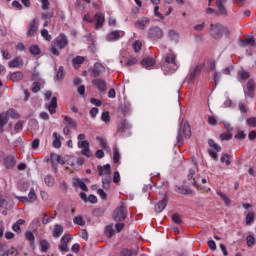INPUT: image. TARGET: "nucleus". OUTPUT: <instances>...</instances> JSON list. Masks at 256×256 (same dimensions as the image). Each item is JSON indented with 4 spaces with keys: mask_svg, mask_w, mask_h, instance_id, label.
Here are the masks:
<instances>
[{
    "mask_svg": "<svg viewBox=\"0 0 256 256\" xmlns=\"http://www.w3.org/2000/svg\"><path fill=\"white\" fill-rule=\"evenodd\" d=\"M103 71H105V67L101 63L97 62L95 63L94 68L91 70V75L97 79V77H99Z\"/></svg>",
    "mask_w": 256,
    "mask_h": 256,
    "instance_id": "obj_14",
    "label": "nucleus"
},
{
    "mask_svg": "<svg viewBox=\"0 0 256 256\" xmlns=\"http://www.w3.org/2000/svg\"><path fill=\"white\" fill-rule=\"evenodd\" d=\"M168 36L172 41H179V33H177L175 30H170L168 32Z\"/></svg>",
    "mask_w": 256,
    "mask_h": 256,
    "instance_id": "obj_40",
    "label": "nucleus"
},
{
    "mask_svg": "<svg viewBox=\"0 0 256 256\" xmlns=\"http://www.w3.org/2000/svg\"><path fill=\"white\" fill-rule=\"evenodd\" d=\"M224 3H227V0H216V7L218 9L216 14L227 17V8H225Z\"/></svg>",
    "mask_w": 256,
    "mask_h": 256,
    "instance_id": "obj_15",
    "label": "nucleus"
},
{
    "mask_svg": "<svg viewBox=\"0 0 256 256\" xmlns=\"http://www.w3.org/2000/svg\"><path fill=\"white\" fill-rule=\"evenodd\" d=\"M127 129H130V126L127 123V120H123L118 126V133H125Z\"/></svg>",
    "mask_w": 256,
    "mask_h": 256,
    "instance_id": "obj_32",
    "label": "nucleus"
},
{
    "mask_svg": "<svg viewBox=\"0 0 256 256\" xmlns=\"http://www.w3.org/2000/svg\"><path fill=\"white\" fill-rule=\"evenodd\" d=\"M41 91V82L35 81L32 84V93H39Z\"/></svg>",
    "mask_w": 256,
    "mask_h": 256,
    "instance_id": "obj_43",
    "label": "nucleus"
},
{
    "mask_svg": "<svg viewBox=\"0 0 256 256\" xmlns=\"http://www.w3.org/2000/svg\"><path fill=\"white\" fill-rule=\"evenodd\" d=\"M234 137L235 139L243 140L247 137V134L244 131H238Z\"/></svg>",
    "mask_w": 256,
    "mask_h": 256,
    "instance_id": "obj_62",
    "label": "nucleus"
},
{
    "mask_svg": "<svg viewBox=\"0 0 256 256\" xmlns=\"http://www.w3.org/2000/svg\"><path fill=\"white\" fill-rule=\"evenodd\" d=\"M105 234L108 235L109 239L115 235V230L113 229V224L106 227Z\"/></svg>",
    "mask_w": 256,
    "mask_h": 256,
    "instance_id": "obj_39",
    "label": "nucleus"
},
{
    "mask_svg": "<svg viewBox=\"0 0 256 256\" xmlns=\"http://www.w3.org/2000/svg\"><path fill=\"white\" fill-rule=\"evenodd\" d=\"M239 77L243 81H247V79H249V77H251V75L247 71H241V72H239Z\"/></svg>",
    "mask_w": 256,
    "mask_h": 256,
    "instance_id": "obj_58",
    "label": "nucleus"
},
{
    "mask_svg": "<svg viewBox=\"0 0 256 256\" xmlns=\"http://www.w3.org/2000/svg\"><path fill=\"white\" fill-rule=\"evenodd\" d=\"M45 183L48 185V187H53L55 185V178L53 176L48 175L44 178Z\"/></svg>",
    "mask_w": 256,
    "mask_h": 256,
    "instance_id": "obj_41",
    "label": "nucleus"
},
{
    "mask_svg": "<svg viewBox=\"0 0 256 256\" xmlns=\"http://www.w3.org/2000/svg\"><path fill=\"white\" fill-rule=\"evenodd\" d=\"M242 45L244 47H247V45H255V39L252 37V38H246L242 41Z\"/></svg>",
    "mask_w": 256,
    "mask_h": 256,
    "instance_id": "obj_48",
    "label": "nucleus"
},
{
    "mask_svg": "<svg viewBox=\"0 0 256 256\" xmlns=\"http://www.w3.org/2000/svg\"><path fill=\"white\" fill-rule=\"evenodd\" d=\"M78 147L81 150L82 155H85V157H93V154L91 153V149H89V141H79Z\"/></svg>",
    "mask_w": 256,
    "mask_h": 256,
    "instance_id": "obj_9",
    "label": "nucleus"
},
{
    "mask_svg": "<svg viewBox=\"0 0 256 256\" xmlns=\"http://www.w3.org/2000/svg\"><path fill=\"white\" fill-rule=\"evenodd\" d=\"M167 207V196H165L158 204L155 206L156 213H161Z\"/></svg>",
    "mask_w": 256,
    "mask_h": 256,
    "instance_id": "obj_23",
    "label": "nucleus"
},
{
    "mask_svg": "<svg viewBox=\"0 0 256 256\" xmlns=\"http://www.w3.org/2000/svg\"><path fill=\"white\" fill-rule=\"evenodd\" d=\"M217 195H219V197L222 199V201H224V203L227 207H229V205H231V198H229V195L224 194L221 191L217 192Z\"/></svg>",
    "mask_w": 256,
    "mask_h": 256,
    "instance_id": "obj_29",
    "label": "nucleus"
},
{
    "mask_svg": "<svg viewBox=\"0 0 256 256\" xmlns=\"http://www.w3.org/2000/svg\"><path fill=\"white\" fill-rule=\"evenodd\" d=\"M119 159H121V154L119 153V149L115 147L113 152V162L119 163Z\"/></svg>",
    "mask_w": 256,
    "mask_h": 256,
    "instance_id": "obj_42",
    "label": "nucleus"
},
{
    "mask_svg": "<svg viewBox=\"0 0 256 256\" xmlns=\"http://www.w3.org/2000/svg\"><path fill=\"white\" fill-rule=\"evenodd\" d=\"M133 65H137V58H130L126 62V67H133Z\"/></svg>",
    "mask_w": 256,
    "mask_h": 256,
    "instance_id": "obj_63",
    "label": "nucleus"
},
{
    "mask_svg": "<svg viewBox=\"0 0 256 256\" xmlns=\"http://www.w3.org/2000/svg\"><path fill=\"white\" fill-rule=\"evenodd\" d=\"M161 67L166 73H174V71L179 67L177 64V56L172 52L166 54L165 60Z\"/></svg>",
    "mask_w": 256,
    "mask_h": 256,
    "instance_id": "obj_1",
    "label": "nucleus"
},
{
    "mask_svg": "<svg viewBox=\"0 0 256 256\" xmlns=\"http://www.w3.org/2000/svg\"><path fill=\"white\" fill-rule=\"evenodd\" d=\"M172 221L176 223V225H181V223H183V221L181 220V216H179V214H173Z\"/></svg>",
    "mask_w": 256,
    "mask_h": 256,
    "instance_id": "obj_59",
    "label": "nucleus"
},
{
    "mask_svg": "<svg viewBox=\"0 0 256 256\" xmlns=\"http://www.w3.org/2000/svg\"><path fill=\"white\" fill-rule=\"evenodd\" d=\"M188 179L191 181L192 179V185L199 189V176H197V165L194 164L192 168L189 169L188 173Z\"/></svg>",
    "mask_w": 256,
    "mask_h": 256,
    "instance_id": "obj_8",
    "label": "nucleus"
},
{
    "mask_svg": "<svg viewBox=\"0 0 256 256\" xmlns=\"http://www.w3.org/2000/svg\"><path fill=\"white\" fill-rule=\"evenodd\" d=\"M120 256H133V250L128 249V248H123L120 251Z\"/></svg>",
    "mask_w": 256,
    "mask_h": 256,
    "instance_id": "obj_50",
    "label": "nucleus"
},
{
    "mask_svg": "<svg viewBox=\"0 0 256 256\" xmlns=\"http://www.w3.org/2000/svg\"><path fill=\"white\" fill-rule=\"evenodd\" d=\"M25 76L23 75V72L17 71L10 75V81H13V83H17L18 81H23V78Z\"/></svg>",
    "mask_w": 256,
    "mask_h": 256,
    "instance_id": "obj_21",
    "label": "nucleus"
},
{
    "mask_svg": "<svg viewBox=\"0 0 256 256\" xmlns=\"http://www.w3.org/2000/svg\"><path fill=\"white\" fill-rule=\"evenodd\" d=\"M163 29L159 26H152L148 29V39L151 41H159L163 39Z\"/></svg>",
    "mask_w": 256,
    "mask_h": 256,
    "instance_id": "obj_6",
    "label": "nucleus"
},
{
    "mask_svg": "<svg viewBox=\"0 0 256 256\" xmlns=\"http://www.w3.org/2000/svg\"><path fill=\"white\" fill-rule=\"evenodd\" d=\"M149 23H151V20L147 17H143L135 22V28L143 30L145 27H147V25H149Z\"/></svg>",
    "mask_w": 256,
    "mask_h": 256,
    "instance_id": "obj_18",
    "label": "nucleus"
},
{
    "mask_svg": "<svg viewBox=\"0 0 256 256\" xmlns=\"http://www.w3.org/2000/svg\"><path fill=\"white\" fill-rule=\"evenodd\" d=\"M64 78H65V68H63V66H60L56 74V79L57 81H63Z\"/></svg>",
    "mask_w": 256,
    "mask_h": 256,
    "instance_id": "obj_38",
    "label": "nucleus"
},
{
    "mask_svg": "<svg viewBox=\"0 0 256 256\" xmlns=\"http://www.w3.org/2000/svg\"><path fill=\"white\" fill-rule=\"evenodd\" d=\"M208 145H209V147L214 149V151L212 149L208 150L210 157H212L214 159V161H219V154H217V153H219V151H221V146H219V144L215 143V140H213V139L208 140Z\"/></svg>",
    "mask_w": 256,
    "mask_h": 256,
    "instance_id": "obj_7",
    "label": "nucleus"
},
{
    "mask_svg": "<svg viewBox=\"0 0 256 256\" xmlns=\"http://www.w3.org/2000/svg\"><path fill=\"white\" fill-rule=\"evenodd\" d=\"M141 47H143V44L141 43V41L137 40L134 44H133V49L135 51V53H139V51H141Z\"/></svg>",
    "mask_w": 256,
    "mask_h": 256,
    "instance_id": "obj_56",
    "label": "nucleus"
},
{
    "mask_svg": "<svg viewBox=\"0 0 256 256\" xmlns=\"http://www.w3.org/2000/svg\"><path fill=\"white\" fill-rule=\"evenodd\" d=\"M74 223L83 227L85 225V220L83 219V216H76L74 218Z\"/></svg>",
    "mask_w": 256,
    "mask_h": 256,
    "instance_id": "obj_47",
    "label": "nucleus"
},
{
    "mask_svg": "<svg viewBox=\"0 0 256 256\" xmlns=\"http://www.w3.org/2000/svg\"><path fill=\"white\" fill-rule=\"evenodd\" d=\"M41 35L42 37H44V39H46V41H51L52 37L51 35H49V31H47V29H43L41 31Z\"/></svg>",
    "mask_w": 256,
    "mask_h": 256,
    "instance_id": "obj_60",
    "label": "nucleus"
},
{
    "mask_svg": "<svg viewBox=\"0 0 256 256\" xmlns=\"http://www.w3.org/2000/svg\"><path fill=\"white\" fill-rule=\"evenodd\" d=\"M69 45V41L67 40V36L64 34H61L59 37H57L52 43L50 51L52 55H55L56 57H59L60 53L57 49H65Z\"/></svg>",
    "mask_w": 256,
    "mask_h": 256,
    "instance_id": "obj_2",
    "label": "nucleus"
},
{
    "mask_svg": "<svg viewBox=\"0 0 256 256\" xmlns=\"http://www.w3.org/2000/svg\"><path fill=\"white\" fill-rule=\"evenodd\" d=\"M220 139H221V141H229V140L233 139V134L223 133L220 135Z\"/></svg>",
    "mask_w": 256,
    "mask_h": 256,
    "instance_id": "obj_53",
    "label": "nucleus"
},
{
    "mask_svg": "<svg viewBox=\"0 0 256 256\" xmlns=\"http://www.w3.org/2000/svg\"><path fill=\"white\" fill-rule=\"evenodd\" d=\"M29 51H30L31 55H39L41 53V49L37 45H32L29 48Z\"/></svg>",
    "mask_w": 256,
    "mask_h": 256,
    "instance_id": "obj_45",
    "label": "nucleus"
},
{
    "mask_svg": "<svg viewBox=\"0 0 256 256\" xmlns=\"http://www.w3.org/2000/svg\"><path fill=\"white\" fill-rule=\"evenodd\" d=\"M92 213H93L94 217H101L102 215H104L105 209H103V208H96V209L93 210Z\"/></svg>",
    "mask_w": 256,
    "mask_h": 256,
    "instance_id": "obj_49",
    "label": "nucleus"
},
{
    "mask_svg": "<svg viewBox=\"0 0 256 256\" xmlns=\"http://www.w3.org/2000/svg\"><path fill=\"white\" fill-rule=\"evenodd\" d=\"M141 65L145 69H149V67H153V65H155V59L151 57H146L141 61Z\"/></svg>",
    "mask_w": 256,
    "mask_h": 256,
    "instance_id": "obj_24",
    "label": "nucleus"
},
{
    "mask_svg": "<svg viewBox=\"0 0 256 256\" xmlns=\"http://www.w3.org/2000/svg\"><path fill=\"white\" fill-rule=\"evenodd\" d=\"M77 184H78V187H80V189H82V191H89L87 184H85V182H83V180L78 179Z\"/></svg>",
    "mask_w": 256,
    "mask_h": 256,
    "instance_id": "obj_57",
    "label": "nucleus"
},
{
    "mask_svg": "<svg viewBox=\"0 0 256 256\" xmlns=\"http://www.w3.org/2000/svg\"><path fill=\"white\" fill-rule=\"evenodd\" d=\"M112 218L117 223H122V221H125L127 218V207H125V204H121L114 210Z\"/></svg>",
    "mask_w": 256,
    "mask_h": 256,
    "instance_id": "obj_5",
    "label": "nucleus"
},
{
    "mask_svg": "<svg viewBox=\"0 0 256 256\" xmlns=\"http://www.w3.org/2000/svg\"><path fill=\"white\" fill-rule=\"evenodd\" d=\"M5 114L7 115L8 119L9 117L12 119H19V112L15 109H9L7 112H5Z\"/></svg>",
    "mask_w": 256,
    "mask_h": 256,
    "instance_id": "obj_36",
    "label": "nucleus"
},
{
    "mask_svg": "<svg viewBox=\"0 0 256 256\" xmlns=\"http://www.w3.org/2000/svg\"><path fill=\"white\" fill-rule=\"evenodd\" d=\"M9 123V117L5 112L0 113V127H5Z\"/></svg>",
    "mask_w": 256,
    "mask_h": 256,
    "instance_id": "obj_35",
    "label": "nucleus"
},
{
    "mask_svg": "<svg viewBox=\"0 0 256 256\" xmlns=\"http://www.w3.org/2000/svg\"><path fill=\"white\" fill-rule=\"evenodd\" d=\"M74 69H79L83 63H85V57L83 56H76L72 59Z\"/></svg>",
    "mask_w": 256,
    "mask_h": 256,
    "instance_id": "obj_22",
    "label": "nucleus"
},
{
    "mask_svg": "<svg viewBox=\"0 0 256 256\" xmlns=\"http://www.w3.org/2000/svg\"><path fill=\"white\" fill-rule=\"evenodd\" d=\"M101 119L102 121H104V123H109V121H111V116L109 115V111L103 112Z\"/></svg>",
    "mask_w": 256,
    "mask_h": 256,
    "instance_id": "obj_54",
    "label": "nucleus"
},
{
    "mask_svg": "<svg viewBox=\"0 0 256 256\" xmlns=\"http://www.w3.org/2000/svg\"><path fill=\"white\" fill-rule=\"evenodd\" d=\"M41 251L42 253H47L49 251L51 244L47 240L40 241Z\"/></svg>",
    "mask_w": 256,
    "mask_h": 256,
    "instance_id": "obj_34",
    "label": "nucleus"
},
{
    "mask_svg": "<svg viewBox=\"0 0 256 256\" xmlns=\"http://www.w3.org/2000/svg\"><path fill=\"white\" fill-rule=\"evenodd\" d=\"M71 241V235L66 234L61 238V243L68 244Z\"/></svg>",
    "mask_w": 256,
    "mask_h": 256,
    "instance_id": "obj_64",
    "label": "nucleus"
},
{
    "mask_svg": "<svg viewBox=\"0 0 256 256\" xmlns=\"http://www.w3.org/2000/svg\"><path fill=\"white\" fill-rule=\"evenodd\" d=\"M191 138V126L189 123L184 122L180 125V128L178 130V135H177V143L178 147H181L185 141V139H190Z\"/></svg>",
    "mask_w": 256,
    "mask_h": 256,
    "instance_id": "obj_3",
    "label": "nucleus"
},
{
    "mask_svg": "<svg viewBox=\"0 0 256 256\" xmlns=\"http://www.w3.org/2000/svg\"><path fill=\"white\" fill-rule=\"evenodd\" d=\"M64 121L66 124H68L69 127H71V129H77V122L73 120V118L65 116Z\"/></svg>",
    "mask_w": 256,
    "mask_h": 256,
    "instance_id": "obj_30",
    "label": "nucleus"
},
{
    "mask_svg": "<svg viewBox=\"0 0 256 256\" xmlns=\"http://www.w3.org/2000/svg\"><path fill=\"white\" fill-rule=\"evenodd\" d=\"M246 241H247L248 247H253V245H255V237H253V235H248L246 237Z\"/></svg>",
    "mask_w": 256,
    "mask_h": 256,
    "instance_id": "obj_55",
    "label": "nucleus"
},
{
    "mask_svg": "<svg viewBox=\"0 0 256 256\" xmlns=\"http://www.w3.org/2000/svg\"><path fill=\"white\" fill-rule=\"evenodd\" d=\"M21 225H25L24 219L17 220L16 223L13 224L12 230L15 231V233H21Z\"/></svg>",
    "mask_w": 256,
    "mask_h": 256,
    "instance_id": "obj_26",
    "label": "nucleus"
},
{
    "mask_svg": "<svg viewBox=\"0 0 256 256\" xmlns=\"http://www.w3.org/2000/svg\"><path fill=\"white\" fill-rule=\"evenodd\" d=\"M204 67H205V64H198L195 66V68H192L190 72L189 81H195V78L201 74V71H203Z\"/></svg>",
    "mask_w": 256,
    "mask_h": 256,
    "instance_id": "obj_12",
    "label": "nucleus"
},
{
    "mask_svg": "<svg viewBox=\"0 0 256 256\" xmlns=\"http://www.w3.org/2000/svg\"><path fill=\"white\" fill-rule=\"evenodd\" d=\"M28 199L30 200V203L32 201H37V194L35 193V189H31L29 194H28Z\"/></svg>",
    "mask_w": 256,
    "mask_h": 256,
    "instance_id": "obj_51",
    "label": "nucleus"
},
{
    "mask_svg": "<svg viewBox=\"0 0 256 256\" xmlns=\"http://www.w3.org/2000/svg\"><path fill=\"white\" fill-rule=\"evenodd\" d=\"M14 165H15V158L13 156H8L5 160L6 169H12Z\"/></svg>",
    "mask_w": 256,
    "mask_h": 256,
    "instance_id": "obj_33",
    "label": "nucleus"
},
{
    "mask_svg": "<svg viewBox=\"0 0 256 256\" xmlns=\"http://www.w3.org/2000/svg\"><path fill=\"white\" fill-rule=\"evenodd\" d=\"M223 32H225L226 35H229V28L219 23L210 25V35L214 39H221V37H223Z\"/></svg>",
    "mask_w": 256,
    "mask_h": 256,
    "instance_id": "obj_4",
    "label": "nucleus"
},
{
    "mask_svg": "<svg viewBox=\"0 0 256 256\" xmlns=\"http://www.w3.org/2000/svg\"><path fill=\"white\" fill-rule=\"evenodd\" d=\"M94 21H96L95 29H101V27H103V23H105V15L101 12H97L94 15Z\"/></svg>",
    "mask_w": 256,
    "mask_h": 256,
    "instance_id": "obj_17",
    "label": "nucleus"
},
{
    "mask_svg": "<svg viewBox=\"0 0 256 256\" xmlns=\"http://www.w3.org/2000/svg\"><path fill=\"white\" fill-rule=\"evenodd\" d=\"M97 141H99L102 149H109V146H107V140H105L104 138L102 137H96Z\"/></svg>",
    "mask_w": 256,
    "mask_h": 256,
    "instance_id": "obj_52",
    "label": "nucleus"
},
{
    "mask_svg": "<svg viewBox=\"0 0 256 256\" xmlns=\"http://www.w3.org/2000/svg\"><path fill=\"white\" fill-rule=\"evenodd\" d=\"M92 84L100 93H105V91H107V82L103 79H94Z\"/></svg>",
    "mask_w": 256,
    "mask_h": 256,
    "instance_id": "obj_10",
    "label": "nucleus"
},
{
    "mask_svg": "<svg viewBox=\"0 0 256 256\" xmlns=\"http://www.w3.org/2000/svg\"><path fill=\"white\" fill-rule=\"evenodd\" d=\"M231 155L229 154H224L221 158H220V161L221 163H225L228 167L229 165H231Z\"/></svg>",
    "mask_w": 256,
    "mask_h": 256,
    "instance_id": "obj_44",
    "label": "nucleus"
},
{
    "mask_svg": "<svg viewBox=\"0 0 256 256\" xmlns=\"http://www.w3.org/2000/svg\"><path fill=\"white\" fill-rule=\"evenodd\" d=\"M255 221V214L252 212H249L246 216V225H251Z\"/></svg>",
    "mask_w": 256,
    "mask_h": 256,
    "instance_id": "obj_46",
    "label": "nucleus"
},
{
    "mask_svg": "<svg viewBox=\"0 0 256 256\" xmlns=\"http://www.w3.org/2000/svg\"><path fill=\"white\" fill-rule=\"evenodd\" d=\"M246 123L249 125V127H256V117L248 118Z\"/></svg>",
    "mask_w": 256,
    "mask_h": 256,
    "instance_id": "obj_61",
    "label": "nucleus"
},
{
    "mask_svg": "<svg viewBox=\"0 0 256 256\" xmlns=\"http://www.w3.org/2000/svg\"><path fill=\"white\" fill-rule=\"evenodd\" d=\"M54 141H53V147L55 149L61 148V135H59L57 132L53 133Z\"/></svg>",
    "mask_w": 256,
    "mask_h": 256,
    "instance_id": "obj_28",
    "label": "nucleus"
},
{
    "mask_svg": "<svg viewBox=\"0 0 256 256\" xmlns=\"http://www.w3.org/2000/svg\"><path fill=\"white\" fill-rule=\"evenodd\" d=\"M124 35H125V32L115 30V31H112L111 33H109L106 36V39H107V41H119V39H121V37H124Z\"/></svg>",
    "mask_w": 256,
    "mask_h": 256,
    "instance_id": "obj_13",
    "label": "nucleus"
},
{
    "mask_svg": "<svg viewBox=\"0 0 256 256\" xmlns=\"http://www.w3.org/2000/svg\"><path fill=\"white\" fill-rule=\"evenodd\" d=\"M37 29H39V24L37 20L33 19L28 24L27 37H33L37 33Z\"/></svg>",
    "mask_w": 256,
    "mask_h": 256,
    "instance_id": "obj_11",
    "label": "nucleus"
},
{
    "mask_svg": "<svg viewBox=\"0 0 256 256\" xmlns=\"http://www.w3.org/2000/svg\"><path fill=\"white\" fill-rule=\"evenodd\" d=\"M97 170H98V173H99V176L100 177H106V176H110L111 175V165L110 164H106L104 166H97Z\"/></svg>",
    "mask_w": 256,
    "mask_h": 256,
    "instance_id": "obj_16",
    "label": "nucleus"
},
{
    "mask_svg": "<svg viewBox=\"0 0 256 256\" xmlns=\"http://www.w3.org/2000/svg\"><path fill=\"white\" fill-rule=\"evenodd\" d=\"M10 69L17 68V67H23V58L20 56L16 57L12 61L8 63Z\"/></svg>",
    "mask_w": 256,
    "mask_h": 256,
    "instance_id": "obj_20",
    "label": "nucleus"
},
{
    "mask_svg": "<svg viewBox=\"0 0 256 256\" xmlns=\"http://www.w3.org/2000/svg\"><path fill=\"white\" fill-rule=\"evenodd\" d=\"M102 185L103 189H109V187H111V175L104 176V178L102 179Z\"/></svg>",
    "mask_w": 256,
    "mask_h": 256,
    "instance_id": "obj_37",
    "label": "nucleus"
},
{
    "mask_svg": "<svg viewBox=\"0 0 256 256\" xmlns=\"http://www.w3.org/2000/svg\"><path fill=\"white\" fill-rule=\"evenodd\" d=\"M246 95H248V97H254L255 95V81H253V79H250L247 82V93Z\"/></svg>",
    "mask_w": 256,
    "mask_h": 256,
    "instance_id": "obj_19",
    "label": "nucleus"
},
{
    "mask_svg": "<svg viewBox=\"0 0 256 256\" xmlns=\"http://www.w3.org/2000/svg\"><path fill=\"white\" fill-rule=\"evenodd\" d=\"M60 235H63V226L56 224L53 231V237L57 239Z\"/></svg>",
    "mask_w": 256,
    "mask_h": 256,
    "instance_id": "obj_31",
    "label": "nucleus"
},
{
    "mask_svg": "<svg viewBox=\"0 0 256 256\" xmlns=\"http://www.w3.org/2000/svg\"><path fill=\"white\" fill-rule=\"evenodd\" d=\"M25 239L30 242V246L35 248V235L31 231L25 233Z\"/></svg>",
    "mask_w": 256,
    "mask_h": 256,
    "instance_id": "obj_27",
    "label": "nucleus"
},
{
    "mask_svg": "<svg viewBox=\"0 0 256 256\" xmlns=\"http://www.w3.org/2000/svg\"><path fill=\"white\" fill-rule=\"evenodd\" d=\"M55 109H57V97L54 96L52 97L50 105L48 106L49 113L54 115V113H56Z\"/></svg>",
    "mask_w": 256,
    "mask_h": 256,
    "instance_id": "obj_25",
    "label": "nucleus"
}]
</instances>
